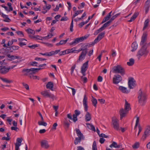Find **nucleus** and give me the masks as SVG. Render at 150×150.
<instances>
[{
    "instance_id": "603ef678",
    "label": "nucleus",
    "mask_w": 150,
    "mask_h": 150,
    "mask_svg": "<svg viewBox=\"0 0 150 150\" xmlns=\"http://www.w3.org/2000/svg\"><path fill=\"white\" fill-rule=\"evenodd\" d=\"M69 39H67L66 40H61L60 42L61 43V45H62L63 44H64L66 43L68 41Z\"/></svg>"
},
{
    "instance_id": "7c9ffc66",
    "label": "nucleus",
    "mask_w": 150,
    "mask_h": 150,
    "mask_svg": "<svg viewBox=\"0 0 150 150\" xmlns=\"http://www.w3.org/2000/svg\"><path fill=\"white\" fill-rule=\"evenodd\" d=\"M86 125L88 128L94 131H96V129L94 126L90 123H86Z\"/></svg>"
},
{
    "instance_id": "b1692460",
    "label": "nucleus",
    "mask_w": 150,
    "mask_h": 150,
    "mask_svg": "<svg viewBox=\"0 0 150 150\" xmlns=\"http://www.w3.org/2000/svg\"><path fill=\"white\" fill-rule=\"evenodd\" d=\"M131 109L130 104L125 100V110L128 111Z\"/></svg>"
},
{
    "instance_id": "e433bc0d",
    "label": "nucleus",
    "mask_w": 150,
    "mask_h": 150,
    "mask_svg": "<svg viewBox=\"0 0 150 150\" xmlns=\"http://www.w3.org/2000/svg\"><path fill=\"white\" fill-rule=\"evenodd\" d=\"M38 123L39 125H42L45 127L47 126V123L44 122V120L38 121Z\"/></svg>"
},
{
    "instance_id": "e2e57ef3",
    "label": "nucleus",
    "mask_w": 150,
    "mask_h": 150,
    "mask_svg": "<svg viewBox=\"0 0 150 150\" xmlns=\"http://www.w3.org/2000/svg\"><path fill=\"white\" fill-rule=\"evenodd\" d=\"M137 57L139 60L141 57V51L140 50H139L137 52Z\"/></svg>"
},
{
    "instance_id": "864d4df0",
    "label": "nucleus",
    "mask_w": 150,
    "mask_h": 150,
    "mask_svg": "<svg viewBox=\"0 0 150 150\" xmlns=\"http://www.w3.org/2000/svg\"><path fill=\"white\" fill-rule=\"evenodd\" d=\"M53 36V35L52 33H50L47 36L43 37V38L45 39H48V38H50Z\"/></svg>"
},
{
    "instance_id": "0eeeda50",
    "label": "nucleus",
    "mask_w": 150,
    "mask_h": 150,
    "mask_svg": "<svg viewBox=\"0 0 150 150\" xmlns=\"http://www.w3.org/2000/svg\"><path fill=\"white\" fill-rule=\"evenodd\" d=\"M89 36L88 35H86L79 38H77L75 39L74 40L70 43V45H75L78 43L79 42H81L85 40Z\"/></svg>"
},
{
    "instance_id": "a19ab883",
    "label": "nucleus",
    "mask_w": 150,
    "mask_h": 150,
    "mask_svg": "<svg viewBox=\"0 0 150 150\" xmlns=\"http://www.w3.org/2000/svg\"><path fill=\"white\" fill-rule=\"evenodd\" d=\"M110 18V17L107 15V16L105 17L103 19V21L102 22V23H103L106 22V21L108 20Z\"/></svg>"
},
{
    "instance_id": "1a4fd4ad",
    "label": "nucleus",
    "mask_w": 150,
    "mask_h": 150,
    "mask_svg": "<svg viewBox=\"0 0 150 150\" xmlns=\"http://www.w3.org/2000/svg\"><path fill=\"white\" fill-rule=\"evenodd\" d=\"M150 45V42L148 43L146 42L143 44L141 48V56L143 55H146L148 53V51L146 50L147 48Z\"/></svg>"
},
{
    "instance_id": "f8f14e48",
    "label": "nucleus",
    "mask_w": 150,
    "mask_h": 150,
    "mask_svg": "<svg viewBox=\"0 0 150 150\" xmlns=\"http://www.w3.org/2000/svg\"><path fill=\"white\" fill-rule=\"evenodd\" d=\"M147 99V95L141 92V106H144L146 104Z\"/></svg>"
},
{
    "instance_id": "bf43d9fd",
    "label": "nucleus",
    "mask_w": 150,
    "mask_h": 150,
    "mask_svg": "<svg viewBox=\"0 0 150 150\" xmlns=\"http://www.w3.org/2000/svg\"><path fill=\"white\" fill-rule=\"evenodd\" d=\"M35 60H38V61L40 60L41 61H42L45 60H46V59H44V58H41L36 57L35 58Z\"/></svg>"
},
{
    "instance_id": "8fccbe9b",
    "label": "nucleus",
    "mask_w": 150,
    "mask_h": 150,
    "mask_svg": "<svg viewBox=\"0 0 150 150\" xmlns=\"http://www.w3.org/2000/svg\"><path fill=\"white\" fill-rule=\"evenodd\" d=\"M139 121V118L138 117H137V120H136V124L134 127V129H135L137 126Z\"/></svg>"
},
{
    "instance_id": "ddd939ff",
    "label": "nucleus",
    "mask_w": 150,
    "mask_h": 150,
    "mask_svg": "<svg viewBox=\"0 0 150 150\" xmlns=\"http://www.w3.org/2000/svg\"><path fill=\"white\" fill-rule=\"evenodd\" d=\"M41 146L42 148L47 149L50 147L48 141L46 140H42L40 142Z\"/></svg>"
},
{
    "instance_id": "ea45409f",
    "label": "nucleus",
    "mask_w": 150,
    "mask_h": 150,
    "mask_svg": "<svg viewBox=\"0 0 150 150\" xmlns=\"http://www.w3.org/2000/svg\"><path fill=\"white\" fill-rule=\"evenodd\" d=\"M92 104L95 107H96V104L97 103V100L94 98H93V99L92 100Z\"/></svg>"
},
{
    "instance_id": "37998d69",
    "label": "nucleus",
    "mask_w": 150,
    "mask_h": 150,
    "mask_svg": "<svg viewBox=\"0 0 150 150\" xmlns=\"http://www.w3.org/2000/svg\"><path fill=\"white\" fill-rule=\"evenodd\" d=\"M92 150H97V146L96 142L95 141L93 142L92 145Z\"/></svg>"
},
{
    "instance_id": "423d86ee",
    "label": "nucleus",
    "mask_w": 150,
    "mask_h": 150,
    "mask_svg": "<svg viewBox=\"0 0 150 150\" xmlns=\"http://www.w3.org/2000/svg\"><path fill=\"white\" fill-rule=\"evenodd\" d=\"M150 135V126L146 127L145 129L144 134L141 137V140L143 141H145L147 138Z\"/></svg>"
},
{
    "instance_id": "473e14b6",
    "label": "nucleus",
    "mask_w": 150,
    "mask_h": 150,
    "mask_svg": "<svg viewBox=\"0 0 150 150\" xmlns=\"http://www.w3.org/2000/svg\"><path fill=\"white\" fill-rule=\"evenodd\" d=\"M111 23V22H110V21H109L105 23H104L103 25V26L102 27H101V28H102V29L103 30L105 29V28L107 27L109 25H110V23Z\"/></svg>"
},
{
    "instance_id": "39448f33",
    "label": "nucleus",
    "mask_w": 150,
    "mask_h": 150,
    "mask_svg": "<svg viewBox=\"0 0 150 150\" xmlns=\"http://www.w3.org/2000/svg\"><path fill=\"white\" fill-rule=\"evenodd\" d=\"M81 114V112L78 110H76L74 111V114L73 115V118L71 114H69L67 115V117L69 119L72 120L74 122L77 121L78 119L77 117Z\"/></svg>"
},
{
    "instance_id": "72a5a7b5",
    "label": "nucleus",
    "mask_w": 150,
    "mask_h": 150,
    "mask_svg": "<svg viewBox=\"0 0 150 150\" xmlns=\"http://www.w3.org/2000/svg\"><path fill=\"white\" fill-rule=\"evenodd\" d=\"M83 10L76 11L75 13H74V14L73 15V16H72V18L73 19L76 16H77L80 13H82L83 12Z\"/></svg>"
},
{
    "instance_id": "79ce46f5",
    "label": "nucleus",
    "mask_w": 150,
    "mask_h": 150,
    "mask_svg": "<svg viewBox=\"0 0 150 150\" xmlns=\"http://www.w3.org/2000/svg\"><path fill=\"white\" fill-rule=\"evenodd\" d=\"M75 48H72L71 49H69L67 50V54H69L70 53H74V51H75Z\"/></svg>"
},
{
    "instance_id": "f257e3e1",
    "label": "nucleus",
    "mask_w": 150,
    "mask_h": 150,
    "mask_svg": "<svg viewBox=\"0 0 150 150\" xmlns=\"http://www.w3.org/2000/svg\"><path fill=\"white\" fill-rule=\"evenodd\" d=\"M87 99L86 95H85L83 100V104L84 107V110L86 112L85 117V120L86 122L90 121L91 118V114L89 112H87L88 110V106L87 103Z\"/></svg>"
},
{
    "instance_id": "0e129e2a",
    "label": "nucleus",
    "mask_w": 150,
    "mask_h": 150,
    "mask_svg": "<svg viewBox=\"0 0 150 150\" xmlns=\"http://www.w3.org/2000/svg\"><path fill=\"white\" fill-rule=\"evenodd\" d=\"M81 79L83 80L84 83H86L87 82V79L86 77L82 76L81 77Z\"/></svg>"
},
{
    "instance_id": "4d7b16f0",
    "label": "nucleus",
    "mask_w": 150,
    "mask_h": 150,
    "mask_svg": "<svg viewBox=\"0 0 150 150\" xmlns=\"http://www.w3.org/2000/svg\"><path fill=\"white\" fill-rule=\"evenodd\" d=\"M25 118V117L24 116H21L20 118V122L21 125L22 124V120Z\"/></svg>"
},
{
    "instance_id": "58836bf2",
    "label": "nucleus",
    "mask_w": 150,
    "mask_h": 150,
    "mask_svg": "<svg viewBox=\"0 0 150 150\" xmlns=\"http://www.w3.org/2000/svg\"><path fill=\"white\" fill-rule=\"evenodd\" d=\"M26 31L29 34H31L33 35H34L35 34V31L33 30L30 28H28L26 30Z\"/></svg>"
},
{
    "instance_id": "dca6fc26",
    "label": "nucleus",
    "mask_w": 150,
    "mask_h": 150,
    "mask_svg": "<svg viewBox=\"0 0 150 150\" xmlns=\"http://www.w3.org/2000/svg\"><path fill=\"white\" fill-rule=\"evenodd\" d=\"M118 121V120L116 118L113 119L112 120L114 128L116 130H118L119 128V124Z\"/></svg>"
},
{
    "instance_id": "5fc2aeb1",
    "label": "nucleus",
    "mask_w": 150,
    "mask_h": 150,
    "mask_svg": "<svg viewBox=\"0 0 150 150\" xmlns=\"http://www.w3.org/2000/svg\"><path fill=\"white\" fill-rule=\"evenodd\" d=\"M11 57V60L20 58V57L18 56L12 55V56Z\"/></svg>"
},
{
    "instance_id": "393cba45",
    "label": "nucleus",
    "mask_w": 150,
    "mask_h": 150,
    "mask_svg": "<svg viewBox=\"0 0 150 150\" xmlns=\"http://www.w3.org/2000/svg\"><path fill=\"white\" fill-rule=\"evenodd\" d=\"M1 16L4 18L5 19L3 20L4 21L8 23H9L11 21V20L8 17V16L7 15L3 13L2 14Z\"/></svg>"
},
{
    "instance_id": "49530a36",
    "label": "nucleus",
    "mask_w": 150,
    "mask_h": 150,
    "mask_svg": "<svg viewBox=\"0 0 150 150\" xmlns=\"http://www.w3.org/2000/svg\"><path fill=\"white\" fill-rule=\"evenodd\" d=\"M67 50H64L60 52L59 53V56H62L64 55H65L66 54H67Z\"/></svg>"
},
{
    "instance_id": "13d9d810",
    "label": "nucleus",
    "mask_w": 150,
    "mask_h": 150,
    "mask_svg": "<svg viewBox=\"0 0 150 150\" xmlns=\"http://www.w3.org/2000/svg\"><path fill=\"white\" fill-rule=\"evenodd\" d=\"M16 33L18 35H21V36L23 37L24 36V34L22 31H18L16 32Z\"/></svg>"
},
{
    "instance_id": "09e8293b",
    "label": "nucleus",
    "mask_w": 150,
    "mask_h": 150,
    "mask_svg": "<svg viewBox=\"0 0 150 150\" xmlns=\"http://www.w3.org/2000/svg\"><path fill=\"white\" fill-rule=\"evenodd\" d=\"M38 64V63L36 62H32L30 63V65L31 66H36L37 67L38 66L37 64Z\"/></svg>"
},
{
    "instance_id": "c03bdc74",
    "label": "nucleus",
    "mask_w": 150,
    "mask_h": 150,
    "mask_svg": "<svg viewBox=\"0 0 150 150\" xmlns=\"http://www.w3.org/2000/svg\"><path fill=\"white\" fill-rule=\"evenodd\" d=\"M103 30L102 28H100L96 30L94 33V34L95 35H97L99 32Z\"/></svg>"
},
{
    "instance_id": "9d476101",
    "label": "nucleus",
    "mask_w": 150,
    "mask_h": 150,
    "mask_svg": "<svg viewBox=\"0 0 150 150\" xmlns=\"http://www.w3.org/2000/svg\"><path fill=\"white\" fill-rule=\"evenodd\" d=\"M128 86L130 89H133L135 87L136 81L133 78L131 77L129 78Z\"/></svg>"
},
{
    "instance_id": "338daca9",
    "label": "nucleus",
    "mask_w": 150,
    "mask_h": 150,
    "mask_svg": "<svg viewBox=\"0 0 150 150\" xmlns=\"http://www.w3.org/2000/svg\"><path fill=\"white\" fill-rule=\"evenodd\" d=\"M68 18L66 16H64L62 17L60 20L61 21H66L68 20Z\"/></svg>"
},
{
    "instance_id": "680f3d73",
    "label": "nucleus",
    "mask_w": 150,
    "mask_h": 150,
    "mask_svg": "<svg viewBox=\"0 0 150 150\" xmlns=\"http://www.w3.org/2000/svg\"><path fill=\"white\" fill-rule=\"evenodd\" d=\"M99 137H102V138L104 137L105 138H107L109 137L108 136L106 135L103 133H102L99 135Z\"/></svg>"
},
{
    "instance_id": "9b49d317",
    "label": "nucleus",
    "mask_w": 150,
    "mask_h": 150,
    "mask_svg": "<svg viewBox=\"0 0 150 150\" xmlns=\"http://www.w3.org/2000/svg\"><path fill=\"white\" fill-rule=\"evenodd\" d=\"M122 78L119 74L114 75L113 78V83L114 84H116L121 81Z\"/></svg>"
},
{
    "instance_id": "cd10ccee",
    "label": "nucleus",
    "mask_w": 150,
    "mask_h": 150,
    "mask_svg": "<svg viewBox=\"0 0 150 150\" xmlns=\"http://www.w3.org/2000/svg\"><path fill=\"white\" fill-rule=\"evenodd\" d=\"M132 49L131 50L132 52H134L136 50L137 48V44L135 42H133L132 45Z\"/></svg>"
},
{
    "instance_id": "4c0bfd02",
    "label": "nucleus",
    "mask_w": 150,
    "mask_h": 150,
    "mask_svg": "<svg viewBox=\"0 0 150 150\" xmlns=\"http://www.w3.org/2000/svg\"><path fill=\"white\" fill-rule=\"evenodd\" d=\"M139 142H136L132 145V147L134 149H137L139 147Z\"/></svg>"
},
{
    "instance_id": "3c124183",
    "label": "nucleus",
    "mask_w": 150,
    "mask_h": 150,
    "mask_svg": "<svg viewBox=\"0 0 150 150\" xmlns=\"http://www.w3.org/2000/svg\"><path fill=\"white\" fill-rule=\"evenodd\" d=\"M23 85L25 87V88L27 90H29V86L27 84L24 83H22Z\"/></svg>"
},
{
    "instance_id": "6ab92c4d",
    "label": "nucleus",
    "mask_w": 150,
    "mask_h": 150,
    "mask_svg": "<svg viewBox=\"0 0 150 150\" xmlns=\"http://www.w3.org/2000/svg\"><path fill=\"white\" fill-rule=\"evenodd\" d=\"M147 32L146 31L144 32L143 34L141 39V42H142V45H143V44L146 42L147 40Z\"/></svg>"
},
{
    "instance_id": "f03ea898",
    "label": "nucleus",
    "mask_w": 150,
    "mask_h": 150,
    "mask_svg": "<svg viewBox=\"0 0 150 150\" xmlns=\"http://www.w3.org/2000/svg\"><path fill=\"white\" fill-rule=\"evenodd\" d=\"M75 131L78 137L75 138L74 144L75 145H76L79 143H80L81 140H84L85 137L79 129L76 128Z\"/></svg>"
},
{
    "instance_id": "2f4dec72",
    "label": "nucleus",
    "mask_w": 150,
    "mask_h": 150,
    "mask_svg": "<svg viewBox=\"0 0 150 150\" xmlns=\"http://www.w3.org/2000/svg\"><path fill=\"white\" fill-rule=\"evenodd\" d=\"M1 80H2L4 82H6L7 83H12L13 82V81L12 80H9L8 79L6 78H1Z\"/></svg>"
},
{
    "instance_id": "c9c22d12",
    "label": "nucleus",
    "mask_w": 150,
    "mask_h": 150,
    "mask_svg": "<svg viewBox=\"0 0 150 150\" xmlns=\"http://www.w3.org/2000/svg\"><path fill=\"white\" fill-rule=\"evenodd\" d=\"M19 47L18 46H12L9 47L10 49L11 50H18Z\"/></svg>"
},
{
    "instance_id": "7ed1b4c3",
    "label": "nucleus",
    "mask_w": 150,
    "mask_h": 150,
    "mask_svg": "<svg viewBox=\"0 0 150 150\" xmlns=\"http://www.w3.org/2000/svg\"><path fill=\"white\" fill-rule=\"evenodd\" d=\"M42 68H31L30 69H23L22 72L24 74V76H28L30 74H35L38 71L40 70Z\"/></svg>"
},
{
    "instance_id": "f704fd0d",
    "label": "nucleus",
    "mask_w": 150,
    "mask_h": 150,
    "mask_svg": "<svg viewBox=\"0 0 150 150\" xmlns=\"http://www.w3.org/2000/svg\"><path fill=\"white\" fill-rule=\"evenodd\" d=\"M91 45V44H89L88 45H85L84 46H82L81 48V50H82L83 51H84V52H85L86 51L87 52V47L88 46V47H89V46Z\"/></svg>"
},
{
    "instance_id": "69168bd1",
    "label": "nucleus",
    "mask_w": 150,
    "mask_h": 150,
    "mask_svg": "<svg viewBox=\"0 0 150 150\" xmlns=\"http://www.w3.org/2000/svg\"><path fill=\"white\" fill-rule=\"evenodd\" d=\"M87 23H86V21L85 22H83L80 23V24H79V26L81 28L85 24Z\"/></svg>"
},
{
    "instance_id": "2eb2a0df",
    "label": "nucleus",
    "mask_w": 150,
    "mask_h": 150,
    "mask_svg": "<svg viewBox=\"0 0 150 150\" xmlns=\"http://www.w3.org/2000/svg\"><path fill=\"white\" fill-rule=\"evenodd\" d=\"M88 61H87L85 63H84L81 68V73L83 76L85 75V72L87 70V68L88 67Z\"/></svg>"
},
{
    "instance_id": "a18cd8bd",
    "label": "nucleus",
    "mask_w": 150,
    "mask_h": 150,
    "mask_svg": "<svg viewBox=\"0 0 150 150\" xmlns=\"http://www.w3.org/2000/svg\"><path fill=\"white\" fill-rule=\"evenodd\" d=\"M73 19H72L71 25L70 27V30L71 32H73Z\"/></svg>"
},
{
    "instance_id": "de8ad7c7",
    "label": "nucleus",
    "mask_w": 150,
    "mask_h": 150,
    "mask_svg": "<svg viewBox=\"0 0 150 150\" xmlns=\"http://www.w3.org/2000/svg\"><path fill=\"white\" fill-rule=\"evenodd\" d=\"M35 38L36 40H42L43 39H44L43 37H42L41 36H39V35H35Z\"/></svg>"
},
{
    "instance_id": "a878e982",
    "label": "nucleus",
    "mask_w": 150,
    "mask_h": 150,
    "mask_svg": "<svg viewBox=\"0 0 150 150\" xmlns=\"http://www.w3.org/2000/svg\"><path fill=\"white\" fill-rule=\"evenodd\" d=\"M109 146L110 148H112L113 147L116 148H120V145H118L117 143L115 142H113Z\"/></svg>"
},
{
    "instance_id": "412c9836",
    "label": "nucleus",
    "mask_w": 150,
    "mask_h": 150,
    "mask_svg": "<svg viewBox=\"0 0 150 150\" xmlns=\"http://www.w3.org/2000/svg\"><path fill=\"white\" fill-rule=\"evenodd\" d=\"M119 89L123 93H127L129 92V91H128L126 88L122 86H120Z\"/></svg>"
},
{
    "instance_id": "774afa93",
    "label": "nucleus",
    "mask_w": 150,
    "mask_h": 150,
    "mask_svg": "<svg viewBox=\"0 0 150 150\" xmlns=\"http://www.w3.org/2000/svg\"><path fill=\"white\" fill-rule=\"evenodd\" d=\"M11 130H15L16 131H17L19 129L18 128L16 127H11Z\"/></svg>"
},
{
    "instance_id": "4be33fe9",
    "label": "nucleus",
    "mask_w": 150,
    "mask_h": 150,
    "mask_svg": "<svg viewBox=\"0 0 150 150\" xmlns=\"http://www.w3.org/2000/svg\"><path fill=\"white\" fill-rule=\"evenodd\" d=\"M149 7V0H147L145 3V8L146 13H147L148 12Z\"/></svg>"
},
{
    "instance_id": "6e6552de",
    "label": "nucleus",
    "mask_w": 150,
    "mask_h": 150,
    "mask_svg": "<svg viewBox=\"0 0 150 150\" xmlns=\"http://www.w3.org/2000/svg\"><path fill=\"white\" fill-rule=\"evenodd\" d=\"M105 34V32L100 33L98 35L96 38L95 39L94 42H93L92 44L89 46V47H90L91 45H94L95 43H97L100 40L104 37Z\"/></svg>"
},
{
    "instance_id": "f3484780",
    "label": "nucleus",
    "mask_w": 150,
    "mask_h": 150,
    "mask_svg": "<svg viewBox=\"0 0 150 150\" xmlns=\"http://www.w3.org/2000/svg\"><path fill=\"white\" fill-rule=\"evenodd\" d=\"M8 69L5 66H0V73L2 74H6L8 72Z\"/></svg>"
},
{
    "instance_id": "c85d7f7f",
    "label": "nucleus",
    "mask_w": 150,
    "mask_h": 150,
    "mask_svg": "<svg viewBox=\"0 0 150 150\" xmlns=\"http://www.w3.org/2000/svg\"><path fill=\"white\" fill-rule=\"evenodd\" d=\"M139 13L138 12H135L131 18L130 20L128 21L129 22H132L134 21L138 15Z\"/></svg>"
},
{
    "instance_id": "4468645a",
    "label": "nucleus",
    "mask_w": 150,
    "mask_h": 150,
    "mask_svg": "<svg viewBox=\"0 0 150 150\" xmlns=\"http://www.w3.org/2000/svg\"><path fill=\"white\" fill-rule=\"evenodd\" d=\"M41 94L45 97H49L53 99L54 98V96L53 95L51 94L47 90L42 92Z\"/></svg>"
},
{
    "instance_id": "a211bd4d",
    "label": "nucleus",
    "mask_w": 150,
    "mask_h": 150,
    "mask_svg": "<svg viewBox=\"0 0 150 150\" xmlns=\"http://www.w3.org/2000/svg\"><path fill=\"white\" fill-rule=\"evenodd\" d=\"M87 53V52L86 51L85 52L82 51L80 55L79 56V59L77 61V62H78L80 61H82L83 59H84Z\"/></svg>"
},
{
    "instance_id": "bb28decb",
    "label": "nucleus",
    "mask_w": 150,
    "mask_h": 150,
    "mask_svg": "<svg viewBox=\"0 0 150 150\" xmlns=\"http://www.w3.org/2000/svg\"><path fill=\"white\" fill-rule=\"evenodd\" d=\"M149 20L148 19H146L144 23V27L143 28V30H144L147 28L149 25Z\"/></svg>"
},
{
    "instance_id": "aec40b11",
    "label": "nucleus",
    "mask_w": 150,
    "mask_h": 150,
    "mask_svg": "<svg viewBox=\"0 0 150 150\" xmlns=\"http://www.w3.org/2000/svg\"><path fill=\"white\" fill-rule=\"evenodd\" d=\"M128 112L123 108H121L120 111V119L122 120L123 117H125L126 114Z\"/></svg>"
},
{
    "instance_id": "20e7f679",
    "label": "nucleus",
    "mask_w": 150,
    "mask_h": 150,
    "mask_svg": "<svg viewBox=\"0 0 150 150\" xmlns=\"http://www.w3.org/2000/svg\"><path fill=\"white\" fill-rule=\"evenodd\" d=\"M112 72L114 73L120 74L122 75L125 74L124 69L120 65L114 67L112 69Z\"/></svg>"
},
{
    "instance_id": "5701e85b",
    "label": "nucleus",
    "mask_w": 150,
    "mask_h": 150,
    "mask_svg": "<svg viewBox=\"0 0 150 150\" xmlns=\"http://www.w3.org/2000/svg\"><path fill=\"white\" fill-rule=\"evenodd\" d=\"M54 86V85L52 82L50 81L47 84L46 87L47 89H49L53 91L52 88Z\"/></svg>"
},
{
    "instance_id": "052dcab7",
    "label": "nucleus",
    "mask_w": 150,
    "mask_h": 150,
    "mask_svg": "<svg viewBox=\"0 0 150 150\" xmlns=\"http://www.w3.org/2000/svg\"><path fill=\"white\" fill-rule=\"evenodd\" d=\"M38 47L37 45H29L28 46V47L31 49H34L36 47Z\"/></svg>"
},
{
    "instance_id": "6e6d98bb",
    "label": "nucleus",
    "mask_w": 150,
    "mask_h": 150,
    "mask_svg": "<svg viewBox=\"0 0 150 150\" xmlns=\"http://www.w3.org/2000/svg\"><path fill=\"white\" fill-rule=\"evenodd\" d=\"M76 67V65L75 64H74L71 68V75H72L74 71L75 68Z\"/></svg>"
},
{
    "instance_id": "c756f323",
    "label": "nucleus",
    "mask_w": 150,
    "mask_h": 150,
    "mask_svg": "<svg viewBox=\"0 0 150 150\" xmlns=\"http://www.w3.org/2000/svg\"><path fill=\"white\" fill-rule=\"evenodd\" d=\"M134 63V60L133 58H131L129 60V62H127V64L129 66L133 65Z\"/></svg>"
}]
</instances>
